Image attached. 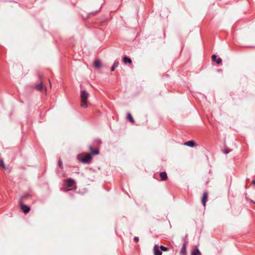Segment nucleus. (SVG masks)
Wrapping results in <instances>:
<instances>
[{
    "instance_id": "obj_22",
    "label": "nucleus",
    "mask_w": 255,
    "mask_h": 255,
    "mask_svg": "<svg viewBox=\"0 0 255 255\" xmlns=\"http://www.w3.org/2000/svg\"><path fill=\"white\" fill-rule=\"evenodd\" d=\"M231 151V150H225V151H223V152L226 154H228L229 152H230Z\"/></svg>"
},
{
    "instance_id": "obj_16",
    "label": "nucleus",
    "mask_w": 255,
    "mask_h": 255,
    "mask_svg": "<svg viewBox=\"0 0 255 255\" xmlns=\"http://www.w3.org/2000/svg\"><path fill=\"white\" fill-rule=\"evenodd\" d=\"M0 166H1L4 169L6 168V167L4 163L3 160L2 158L0 159Z\"/></svg>"
},
{
    "instance_id": "obj_11",
    "label": "nucleus",
    "mask_w": 255,
    "mask_h": 255,
    "mask_svg": "<svg viewBox=\"0 0 255 255\" xmlns=\"http://www.w3.org/2000/svg\"><path fill=\"white\" fill-rule=\"evenodd\" d=\"M89 148H90V150L91 152H92V153L93 155H98L99 153V150L98 149H94L91 146H90Z\"/></svg>"
},
{
    "instance_id": "obj_6",
    "label": "nucleus",
    "mask_w": 255,
    "mask_h": 255,
    "mask_svg": "<svg viewBox=\"0 0 255 255\" xmlns=\"http://www.w3.org/2000/svg\"><path fill=\"white\" fill-rule=\"evenodd\" d=\"M208 198V193L207 192H204L203 194V196L202 199V203L204 207L206 206V203L207 202Z\"/></svg>"
},
{
    "instance_id": "obj_21",
    "label": "nucleus",
    "mask_w": 255,
    "mask_h": 255,
    "mask_svg": "<svg viewBox=\"0 0 255 255\" xmlns=\"http://www.w3.org/2000/svg\"><path fill=\"white\" fill-rule=\"evenodd\" d=\"M216 56L215 55H214H214H213L212 56V60L213 61H215V60H216Z\"/></svg>"
},
{
    "instance_id": "obj_13",
    "label": "nucleus",
    "mask_w": 255,
    "mask_h": 255,
    "mask_svg": "<svg viewBox=\"0 0 255 255\" xmlns=\"http://www.w3.org/2000/svg\"><path fill=\"white\" fill-rule=\"evenodd\" d=\"M119 64V61L117 60L115 61L111 68V71H114L115 70V68H116L118 66Z\"/></svg>"
},
{
    "instance_id": "obj_26",
    "label": "nucleus",
    "mask_w": 255,
    "mask_h": 255,
    "mask_svg": "<svg viewBox=\"0 0 255 255\" xmlns=\"http://www.w3.org/2000/svg\"><path fill=\"white\" fill-rule=\"evenodd\" d=\"M192 255H196V254H192Z\"/></svg>"
},
{
    "instance_id": "obj_24",
    "label": "nucleus",
    "mask_w": 255,
    "mask_h": 255,
    "mask_svg": "<svg viewBox=\"0 0 255 255\" xmlns=\"http://www.w3.org/2000/svg\"><path fill=\"white\" fill-rule=\"evenodd\" d=\"M134 240L135 241V242H138V240H139V238L138 237H134Z\"/></svg>"
},
{
    "instance_id": "obj_19",
    "label": "nucleus",
    "mask_w": 255,
    "mask_h": 255,
    "mask_svg": "<svg viewBox=\"0 0 255 255\" xmlns=\"http://www.w3.org/2000/svg\"><path fill=\"white\" fill-rule=\"evenodd\" d=\"M216 62L217 64H220L222 62V59L219 58L216 60Z\"/></svg>"
},
{
    "instance_id": "obj_8",
    "label": "nucleus",
    "mask_w": 255,
    "mask_h": 255,
    "mask_svg": "<svg viewBox=\"0 0 255 255\" xmlns=\"http://www.w3.org/2000/svg\"><path fill=\"white\" fill-rule=\"evenodd\" d=\"M184 145L193 147L195 145V142L193 140H189L188 141L185 142L184 143Z\"/></svg>"
},
{
    "instance_id": "obj_14",
    "label": "nucleus",
    "mask_w": 255,
    "mask_h": 255,
    "mask_svg": "<svg viewBox=\"0 0 255 255\" xmlns=\"http://www.w3.org/2000/svg\"><path fill=\"white\" fill-rule=\"evenodd\" d=\"M123 61H124V63H128L129 64H130L132 62L131 59L128 58V57H126V56H125L123 58Z\"/></svg>"
},
{
    "instance_id": "obj_18",
    "label": "nucleus",
    "mask_w": 255,
    "mask_h": 255,
    "mask_svg": "<svg viewBox=\"0 0 255 255\" xmlns=\"http://www.w3.org/2000/svg\"><path fill=\"white\" fill-rule=\"evenodd\" d=\"M58 164L60 167L63 168L62 161L60 159L58 161Z\"/></svg>"
},
{
    "instance_id": "obj_4",
    "label": "nucleus",
    "mask_w": 255,
    "mask_h": 255,
    "mask_svg": "<svg viewBox=\"0 0 255 255\" xmlns=\"http://www.w3.org/2000/svg\"><path fill=\"white\" fill-rule=\"evenodd\" d=\"M153 252L154 255H162V252L159 250V247L157 245H155L153 247Z\"/></svg>"
},
{
    "instance_id": "obj_7",
    "label": "nucleus",
    "mask_w": 255,
    "mask_h": 255,
    "mask_svg": "<svg viewBox=\"0 0 255 255\" xmlns=\"http://www.w3.org/2000/svg\"><path fill=\"white\" fill-rule=\"evenodd\" d=\"M181 255H186V243L183 244L180 251Z\"/></svg>"
},
{
    "instance_id": "obj_1",
    "label": "nucleus",
    "mask_w": 255,
    "mask_h": 255,
    "mask_svg": "<svg viewBox=\"0 0 255 255\" xmlns=\"http://www.w3.org/2000/svg\"><path fill=\"white\" fill-rule=\"evenodd\" d=\"M89 96V93L86 90H82L81 92V106L83 108L87 107V99Z\"/></svg>"
},
{
    "instance_id": "obj_27",
    "label": "nucleus",
    "mask_w": 255,
    "mask_h": 255,
    "mask_svg": "<svg viewBox=\"0 0 255 255\" xmlns=\"http://www.w3.org/2000/svg\"><path fill=\"white\" fill-rule=\"evenodd\" d=\"M252 202H253V203L255 204V202H253V201Z\"/></svg>"
},
{
    "instance_id": "obj_2",
    "label": "nucleus",
    "mask_w": 255,
    "mask_h": 255,
    "mask_svg": "<svg viewBox=\"0 0 255 255\" xmlns=\"http://www.w3.org/2000/svg\"><path fill=\"white\" fill-rule=\"evenodd\" d=\"M92 159V156L90 153H88L84 156L81 160V162L84 163H88Z\"/></svg>"
},
{
    "instance_id": "obj_20",
    "label": "nucleus",
    "mask_w": 255,
    "mask_h": 255,
    "mask_svg": "<svg viewBox=\"0 0 255 255\" xmlns=\"http://www.w3.org/2000/svg\"><path fill=\"white\" fill-rule=\"evenodd\" d=\"M193 254H196V255H201V252L199 251V250L198 249H197L196 250V252L193 253Z\"/></svg>"
},
{
    "instance_id": "obj_3",
    "label": "nucleus",
    "mask_w": 255,
    "mask_h": 255,
    "mask_svg": "<svg viewBox=\"0 0 255 255\" xmlns=\"http://www.w3.org/2000/svg\"><path fill=\"white\" fill-rule=\"evenodd\" d=\"M21 209L23 211V212L26 214L28 213L30 211V207L28 206L21 204L20 205Z\"/></svg>"
},
{
    "instance_id": "obj_10",
    "label": "nucleus",
    "mask_w": 255,
    "mask_h": 255,
    "mask_svg": "<svg viewBox=\"0 0 255 255\" xmlns=\"http://www.w3.org/2000/svg\"><path fill=\"white\" fill-rule=\"evenodd\" d=\"M160 177L162 181H164L167 178V173L165 172H162L160 173Z\"/></svg>"
},
{
    "instance_id": "obj_17",
    "label": "nucleus",
    "mask_w": 255,
    "mask_h": 255,
    "mask_svg": "<svg viewBox=\"0 0 255 255\" xmlns=\"http://www.w3.org/2000/svg\"><path fill=\"white\" fill-rule=\"evenodd\" d=\"M159 248L161 249V251L164 252H166L168 251V249L167 247H165L162 245L160 246L159 247Z\"/></svg>"
},
{
    "instance_id": "obj_5",
    "label": "nucleus",
    "mask_w": 255,
    "mask_h": 255,
    "mask_svg": "<svg viewBox=\"0 0 255 255\" xmlns=\"http://www.w3.org/2000/svg\"><path fill=\"white\" fill-rule=\"evenodd\" d=\"M66 183H67V186L68 187H72L74 186V185L75 184V182H74V181L73 179L72 178H69L67 180V181H66Z\"/></svg>"
},
{
    "instance_id": "obj_25",
    "label": "nucleus",
    "mask_w": 255,
    "mask_h": 255,
    "mask_svg": "<svg viewBox=\"0 0 255 255\" xmlns=\"http://www.w3.org/2000/svg\"><path fill=\"white\" fill-rule=\"evenodd\" d=\"M252 182L253 184L255 185V180H253Z\"/></svg>"
},
{
    "instance_id": "obj_23",
    "label": "nucleus",
    "mask_w": 255,
    "mask_h": 255,
    "mask_svg": "<svg viewBox=\"0 0 255 255\" xmlns=\"http://www.w3.org/2000/svg\"><path fill=\"white\" fill-rule=\"evenodd\" d=\"M29 196V194H27V195L23 196L22 197V198L25 199V198H28Z\"/></svg>"
},
{
    "instance_id": "obj_15",
    "label": "nucleus",
    "mask_w": 255,
    "mask_h": 255,
    "mask_svg": "<svg viewBox=\"0 0 255 255\" xmlns=\"http://www.w3.org/2000/svg\"><path fill=\"white\" fill-rule=\"evenodd\" d=\"M127 119L131 123H133L134 122V121L130 113L127 114Z\"/></svg>"
},
{
    "instance_id": "obj_9",
    "label": "nucleus",
    "mask_w": 255,
    "mask_h": 255,
    "mask_svg": "<svg viewBox=\"0 0 255 255\" xmlns=\"http://www.w3.org/2000/svg\"><path fill=\"white\" fill-rule=\"evenodd\" d=\"M94 67L97 69H99L102 65V63L100 60H96L94 62Z\"/></svg>"
},
{
    "instance_id": "obj_12",
    "label": "nucleus",
    "mask_w": 255,
    "mask_h": 255,
    "mask_svg": "<svg viewBox=\"0 0 255 255\" xmlns=\"http://www.w3.org/2000/svg\"><path fill=\"white\" fill-rule=\"evenodd\" d=\"M35 89L39 91H42L43 88V85L42 82H41L40 84L37 85L35 87Z\"/></svg>"
}]
</instances>
